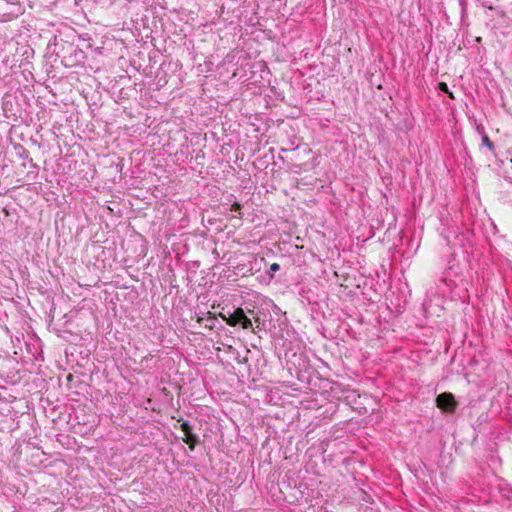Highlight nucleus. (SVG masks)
Here are the masks:
<instances>
[{"label":"nucleus","instance_id":"obj_5","mask_svg":"<svg viewBox=\"0 0 512 512\" xmlns=\"http://www.w3.org/2000/svg\"><path fill=\"white\" fill-rule=\"evenodd\" d=\"M482 145L488 147L490 150L494 149V144L487 135H484L482 137Z\"/></svg>","mask_w":512,"mask_h":512},{"label":"nucleus","instance_id":"obj_1","mask_svg":"<svg viewBox=\"0 0 512 512\" xmlns=\"http://www.w3.org/2000/svg\"><path fill=\"white\" fill-rule=\"evenodd\" d=\"M226 323L230 326L241 325L243 329L252 328V321L249 319L242 308H237L226 319Z\"/></svg>","mask_w":512,"mask_h":512},{"label":"nucleus","instance_id":"obj_3","mask_svg":"<svg viewBox=\"0 0 512 512\" xmlns=\"http://www.w3.org/2000/svg\"><path fill=\"white\" fill-rule=\"evenodd\" d=\"M180 428L185 434L183 441L189 446L191 450H194L196 445L199 444L200 440L198 435L193 433L192 425L190 424L189 421H183L180 425Z\"/></svg>","mask_w":512,"mask_h":512},{"label":"nucleus","instance_id":"obj_6","mask_svg":"<svg viewBox=\"0 0 512 512\" xmlns=\"http://www.w3.org/2000/svg\"><path fill=\"white\" fill-rule=\"evenodd\" d=\"M279 269H280V265H279L278 263H273V264H271V265H270V268H269V270H268V274H269L270 278H272V277H273V274H274L275 272L279 271Z\"/></svg>","mask_w":512,"mask_h":512},{"label":"nucleus","instance_id":"obj_4","mask_svg":"<svg viewBox=\"0 0 512 512\" xmlns=\"http://www.w3.org/2000/svg\"><path fill=\"white\" fill-rule=\"evenodd\" d=\"M438 88L440 91L447 93L450 98H454L452 92L449 91L448 85L445 82L438 83Z\"/></svg>","mask_w":512,"mask_h":512},{"label":"nucleus","instance_id":"obj_2","mask_svg":"<svg viewBox=\"0 0 512 512\" xmlns=\"http://www.w3.org/2000/svg\"><path fill=\"white\" fill-rule=\"evenodd\" d=\"M437 407L446 413H453L456 409L457 402L452 393L444 392L436 398Z\"/></svg>","mask_w":512,"mask_h":512},{"label":"nucleus","instance_id":"obj_7","mask_svg":"<svg viewBox=\"0 0 512 512\" xmlns=\"http://www.w3.org/2000/svg\"><path fill=\"white\" fill-rule=\"evenodd\" d=\"M241 210V204H239L238 202H235L232 204L231 206V211H240Z\"/></svg>","mask_w":512,"mask_h":512}]
</instances>
